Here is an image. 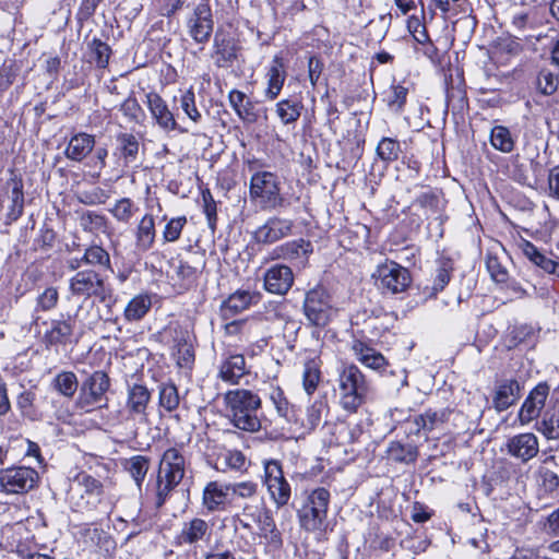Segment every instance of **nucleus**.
Returning <instances> with one entry per match:
<instances>
[{"mask_svg":"<svg viewBox=\"0 0 559 559\" xmlns=\"http://www.w3.org/2000/svg\"><path fill=\"white\" fill-rule=\"evenodd\" d=\"M183 445L169 447L160 455L154 479L146 487V496L155 511H159L171 498L186 476Z\"/></svg>","mask_w":559,"mask_h":559,"instance_id":"nucleus-1","label":"nucleus"},{"mask_svg":"<svg viewBox=\"0 0 559 559\" xmlns=\"http://www.w3.org/2000/svg\"><path fill=\"white\" fill-rule=\"evenodd\" d=\"M78 491H70L71 510L75 513L92 516H108L112 511V502L104 483L88 472L81 469L72 478Z\"/></svg>","mask_w":559,"mask_h":559,"instance_id":"nucleus-2","label":"nucleus"},{"mask_svg":"<svg viewBox=\"0 0 559 559\" xmlns=\"http://www.w3.org/2000/svg\"><path fill=\"white\" fill-rule=\"evenodd\" d=\"M249 199L262 211H276L300 202V195L282 192V181L275 171L257 170L249 181Z\"/></svg>","mask_w":559,"mask_h":559,"instance_id":"nucleus-3","label":"nucleus"},{"mask_svg":"<svg viewBox=\"0 0 559 559\" xmlns=\"http://www.w3.org/2000/svg\"><path fill=\"white\" fill-rule=\"evenodd\" d=\"M226 411L230 424L245 432H258L262 428L259 413L262 409V399L258 392L250 389L236 388L224 395Z\"/></svg>","mask_w":559,"mask_h":559,"instance_id":"nucleus-4","label":"nucleus"},{"mask_svg":"<svg viewBox=\"0 0 559 559\" xmlns=\"http://www.w3.org/2000/svg\"><path fill=\"white\" fill-rule=\"evenodd\" d=\"M340 405L348 414H356L364 406L371 392V383L354 362H342L337 368Z\"/></svg>","mask_w":559,"mask_h":559,"instance_id":"nucleus-5","label":"nucleus"},{"mask_svg":"<svg viewBox=\"0 0 559 559\" xmlns=\"http://www.w3.org/2000/svg\"><path fill=\"white\" fill-rule=\"evenodd\" d=\"M331 492L325 487L305 491V498L297 510L299 526L309 533L325 531L331 503Z\"/></svg>","mask_w":559,"mask_h":559,"instance_id":"nucleus-6","label":"nucleus"},{"mask_svg":"<svg viewBox=\"0 0 559 559\" xmlns=\"http://www.w3.org/2000/svg\"><path fill=\"white\" fill-rule=\"evenodd\" d=\"M155 340L170 348V355L179 368L192 369L195 350L189 330L180 321H169L155 334Z\"/></svg>","mask_w":559,"mask_h":559,"instance_id":"nucleus-7","label":"nucleus"},{"mask_svg":"<svg viewBox=\"0 0 559 559\" xmlns=\"http://www.w3.org/2000/svg\"><path fill=\"white\" fill-rule=\"evenodd\" d=\"M406 28L413 37V49L417 58L428 60L436 68H443L449 59L450 47L439 45V40H433L428 32L426 20L412 15L406 20Z\"/></svg>","mask_w":559,"mask_h":559,"instance_id":"nucleus-8","label":"nucleus"},{"mask_svg":"<svg viewBox=\"0 0 559 559\" xmlns=\"http://www.w3.org/2000/svg\"><path fill=\"white\" fill-rule=\"evenodd\" d=\"M111 380L105 370H95L86 373L79 386V394L74 407L81 413H93L96 409L107 407V393L110 390Z\"/></svg>","mask_w":559,"mask_h":559,"instance_id":"nucleus-9","label":"nucleus"},{"mask_svg":"<svg viewBox=\"0 0 559 559\" xmlns=\"http://www.w3.org/2000/svg\"><path fill=\"white\" fill-rule=\"evenodd\" d=\"M95 135L79 131L70 136L64 155L68 159L76 163H81L90 156L86 165L95 170L93 177L99 178L102 170L107 167L108 150L106 146L95 148Z\"/></svg>","mask_w":559,"mask_h":559,"instance_id":"nucleus-10","label":"nucleus"},{"mask_svg":"<svg viewBox=\"0 0 559 559\" xmlns=\"http://www.w3.org/2000/svg\"><path fill=\"white\" fill-rule=\"evenodd\" d=\"M262 486L272 504L277 509L287 507L293 498V486L288 480L283 462L277 459L262 460Z\"/></svg>","mask_w":559,"mask_h":559,"instance_id":"nucleus-11","label":"nucleus"},{"mask_svg":"<svg viewBox=\"0 0 559 559\" xmlns=\"http://www.w3.org/2000/svg\"><path fill=\"white\" fill-rule=\"evenodd\" d=\"M301 311L309 326L326 328L335 314L333 297L329 289L321 283L308 289L305 293Z\"/></svg>","mask_w":559,"mask_h":559,"instance_id":"nucleus-12","label":"nucleus"},{"mask_svg":"<svg viewBox=\"0 0 559 559\" xmlns=\"http://www.w3.org/2000/svg\"><path fill=\"white\" fill-rule=\"evenodd\" d=\"M145 209L146 212L136 222L133 229L134 247L140 252H147L154 248L157 229L153 211L155 209L157 213L163 211L160 198L157 195L156 191L152 190L150 185L145 188Z\"/></svg>","mask_w":559,"mask_h":559,"instance_id":"nucleus-13","label":"nucleus"},{"mask_svg":"<svg viewBox=\"0 0 559 559\" xmlns=\"http://www.w3.org/2000/svg\"><path fill=\"white\" fill-rule=\"evenodd\" d=\"M372 277L383 296L403 294L408 290L413 283L411 271L393 260H386L379 264Z\"/></svg>","mask_w":559,"mask_h":559,"instance_id":"nucleus-14","label":"nucleus"},{"mask_svg":"<svg viewBox=\"0 0 559 559\" xmlns=\"http://www.w3.org/2000/svg\"><path fill=\"white\" fill-rule=\"evenodd\" d=\"M76 273L69 281V289L73 296L84 299L97 298L100 302L106 301L111 295L106 277L97 270H75Z\"/></svg>","mask_w":559,"mask_h":559,"instance_id":"nucleus-15","label":"nucleus"},{"mask_svg":"<svg viewBox=\"0 0 559 559\" xmlns=\"http://www.w3.org/2000/svg\"><path fill=\"white\" fill-rule=\"evenodd\" d=\"M37 469L25 465H11L0 469V488L9 495H24L38 487Z\"/></svg>","mask_w":559,"mask_h":559,"instance_id":"nucleus-16","label":"nucleus"},{"mask_svg":"<svg viewBox=\"0 0 559 559\" xmlns=\"http://www.w3.org/2000/svg\"><path fill=\"white\" fill-rule=\"evenodd\" d=\"M455 261L445 250L438 253L436 266L428 283L419 287V295L425 301L436 300L445 290L455 272Z\"/></svg>","mask_w":559,"mask_h":559,"instance_id":"nucleus-17","label":"nucleus"},{"mask_svg":"<svg viewBox=\"0 0 559 559\" xmlns=\"http://www.w3.org/2000/svg\"><path fill=\"white\" fill-rule=\"evenodd\" d=\"M78 313H60L58 319L50 321V326L45 331L41 343L46 349L67 347L79 342L75 334Z\"/></svg>","mask_w":559,"mask_h":559,"instance_id":"nucleus-18","label":"nucleus"},{"mask_svg":"<svg viewBox=\"0 0 559 559\" xmlns=\"http://www.w3.org/2000/svg\"><path fill=\"white\" fill-rule=\"evenodd\" d=\"M189 37L202 48L214 36V16L209 0H201L186 20Z\"/></svg>","mask_w":559,"mask_h":559,"instance_id":"nucleus-19","label":"nucleus"},{"mask_svg":"<svg viewBox=\"0 0 559 559\" xmlns=\"http://www.w3.org/2000/svg\"><path fill=\"white\" fill-rule=\"evenodd\" d=\"M234 508L228 483L214 479L204 485L201 495L203 515H218L230 512Z\"/></svg>","mask_w":559,"mask_h":559,"instance_id":"nucleus-20","label":"nucleus"},{"mask_svg":"<svg viewBox=\"0 0 559 559\" xmlns=\"http://www.w3.org/2000/svg\"><path fill=\"white\" fill-rule=\"evenodd\" d=\"M444 92L445 103L452 115L463 118L469 110V98L462 68H456L455 73L451 69L444 73Z\"/></svg>","mask_w":559,"mask_h":559,"instance_id":"nucleus-21","label":"nucleus"},{"mask_svg":"<svg viewBox=\"0 0 559 559\" xmlns=\"http://www.w3.org/2000/svg\"><path fill=\"white\" fill-rule=\"evenodd\" d=\"M145 105L155 124L163 131L186 133L188 130L182 128L174 109L169 107L162 95L155 91L145 94Z\"/></svg>","mask_w":559,"mask_h":559,"instance_id":"nucleus-22","label":"nucleus"},{"mask_svg":"<svg viewBox=\"0 0 559 559\" xmlns=\"http://www.w3.org/2000/svg\"><path fill=\"white\" fill-rule=\"evenodd\" d=\"M552 389L547 381H539L533 386L519 409V420L522 425L538 419L549 405Z\"/></svg>","mask_w":559,"mask_h":559,"instance_id":"nucleus-23","label":"nucleus"},{"mask_svg":"<svg viewBox=\"0 0 559 559\" xmlns=\"http://www.w3.org/2000/svg\"><path fill=\"white\" fill-rule=\"evenodd\" d=\"M212 537V525L200 516H193L183 521L181 528L175 534L173 538V546L175 547H199L202 543H206Z\"/></svg>","mask_w":559,"mask_h":559,"instance_id":"nucleus-24","label":"nucleus"},{"mask_svg":"<svg viewBox=\"0 0 559 559\" xmlns=\"http://www.w3.org/2000/svg\"><path fill=\"white\" fill-rule=\"evenodd\" d=\"M241 46L230 33L217 29L213 36L211 58L218 69H227L238 60Z\"/></svg>","mask_w":559,"mask_h":559,"instance_id":"nucleus-25","label":"nucleus"},{"mask_svg":"<svg viewBox=\"0 0 559 559\" xmlns=\"http://www.w3.org/2000/svg\"><path fill=\"white\" fill-rule=\"evenodd\" d=\"M415 83L408 79L393 78L390 85L381 93V102L386 110L401 116L405 112L412 93H415Z\"/></svg>","mask_w":559,"mask_h":559,"instance_id":"nucleus-26","label":"nucleus"},{"mask_svg":"<svg viewBox=\"0 0 559 559\" xmlns=\"http://www.w3.org/2000/svg\"><path fill=\"white\" fill-rule=\"evenodd\" d=\"M90 266V270H97L100 273L112 272L111 257L102 241H92L87 245L81 257L72 258L68 261L70 270H79L82 266Z\"/></svg>","mask_w":559,"mask_h":559,"instance_id":"nucleus-27","label":"nucleus"},{"mask_svg":"<svg viewBox=\"0 0 559 559\" xmlns=\"http://www.w3.org/2000/svg\"><path fill=\"white\" fill-rule=\"evenodd\" d=\"M295 222L290 218L273 215L266 218L252 234L259 245H273L293 235Z\"/></svg>","mask_w":559,"mask_h":559,"instance_id":"nucleus-28","label":"nucleus"},{"mask_svg":"<svg viewBox=\"0 0 559 559\" xmlns=\"http://www.w3.org/2000/svg\"><path fill=\"white\" fill-rule=\"evenodd\" d=\"M287 78V60L283 51L275 53L271 62L265 67L264 97L275 100L282 93Z\"/></svg>","mask_w":559,"mask_h":559,"instance_id":"nucleus-29","label":"nucleus"},{"mask_svg":"<svg viewBox=\"0 0 559 559\" xmlns=\"http://www.w3.org/2000/svg\"><path fill=\"white\" fill-rule=\"evenodd\" d=\"M263 289L272 295L285 296L295 283V275L290 266L275 263L263 273Z\"/></svg>","mask_w":559,"mask_h":559,"instance_id":"nucleus-30","label":"nucleus"},{"mask_svg":"<svg viewBox=\"0 0 559 559\" xmlns=\"http://www.w3.org/2000/svg\"><path fill=\"white\" fill-rule=\"evenodd\" d=\"M262 294L259 290L239 288L228 295L219 306V316L226 321L237 314L258 305L262 300Z\"/></svg>","mask_w":559,"mask_h":559,"instance_id":"nucleus-31","label":"nucleus"},{"mask_svg":"<svg viewBox=\"0 0 559 559\" xmlns=\"http://www.w3.org/2000/svg\"><path fill=\"white\" fill-rule=\"evenodd\" d=\"M227 98L229 106L243 124H254L260 120L262 108L259 100L250 98L245 92L237 88L230 90ZM265 110L263 109V111Z\"/></svg>","mask_w":559,"mask_h":559,"instance_id":"nucleus-32","label":"nucleus"},{"mask_svg":"<svg viewBox=\"0 0 559 559\" xmlns=\"http://www.w3.org/2000/svg\"><path fill=\"white\" fill-rule=\"evenodd\" d=\"M79 536L85 546L95 547L105 555H111L117 548V543L112 535L96 523L83 524L80 527Z\"/></svg>","mask_w":559,"mask_h":559,"instance_id":"nucleus-33","label":"nucleus"},{"mask_svg":"<svg viewBox=\"0 0 559 559\" xmlns=\"http://www.w3.org/2000/svg\"><path fill=\"white\" fill-rule=\"evenodd\" d=\"M535 420L537 431L546 439H559V382L552 389L547 409Z\"/></svg>","mask_w":559,"mask_h":559,"instance_id":"nucleus-34","label":"nucleus"},{"mask_svg":"<svg viewBox=\"0 0 559 559\" xmlns=\"http://www.w3.org/2000/svg\"><path fill=\"white\" fill-rule=\"evenodd\" d=\"M250 373L246 358L240 353L226 352L218 367V378L228 385H239Z\"/></svg>","mask_w":559,"mask_h":559,"instance_id":"nucleus-35","label":"nucleus"},{"mask_svg":"<svg viewBox=\"0 0 559 559\" xmlns=\"http://www.w3.org/2000/svg\"><path fill=\"white\" fill-rule=\"evenodd\" d=\"M506 451L510 456L520 460L522 463H527L534 459L539 451L538 439L533 432L514 435L508 438Z\"/></svg>","mask_w":559,"mask_h":559,"instance_id":"nucleus-36","label":"nucleus"},{"mask_svg":"<svg viewBox=\"0 0 559 559\" xmlns=\"http://www.w3.org/2000/svg\"><path fill=\"white\" fill-rule=\"evenodd\" d=\"M205 266L203 255H197L179 259L176 269L179 292L183 293L198 284L199 276Z\"/></svg>","mask_w":559,"mask_h":559,"instance_id":"nucleus-37","label":"nucleus"},{"mask_svg":"<svg viewBox=\"0 0 559 559\" xmlns=\"http://www.w3.org/2000/svg\"><path fill=\"white\" fill-rule=\"evenodd\" d=\"M152 393L144 383H132L127 388L126 411L132 419H145Z\"/></svg>","mask_w":559,"mask_h":559,"instance_id":"nucleus-38","label":"nucleus"},{"mask_svg":"<svg viewBox=\"0 0 559 559\" xmlns=\"http://www.w3.org/2000/svg\"><path fill=\"white\" fill-rule=\"evenodd\" d=\"M313 252V245L310 240L298 238L283 242L272 249L270 260H285L294 262L297 260L307 261Z\"/></svg>","mask_w":559,"mask_h":559,"instance_id":"nucleus-39","label":"nucleus"},{"mask_svg":"<svg viewBox=\"0 0 559 559\" xmlns=\"http://www.w3.org/2000/svg\"><path fill=\"white\" fill-rule=\"evenodd\" d=\"M140 151V141L132 132H118L115 135V146L112 156L117 162L126 167L138 160Z\"/></svg>","mask_w":559,"mask_h":559,"instance_id":"nucleus-40","label":"nucleus"},{"mask_svg":"<svg viewBox=\"0 0 559 559\" xmlns=\"http://www.w3.org/2000/svg\"><path fill=\"white\" fill-rule=\"evenodd\" d=\"M413 205L424 211L426 219L439 218L445 210L447 200L442 189L429 187L414 199Z\"/></svg>","mask_w":559,"mask_h":559,"instance_id":"nucleus-41","label":"nucleus"},{"mask_svg":"<svg viewBox=\"0 0 559 559\" xmlns=\"http://www.w3.org/2000/svg\"><path fill=\"white\" fill-rule=\"evenodd\" d=\"M521 389L515 378L499 381L492 395V407L498 413L507 411L521 397Z\"/></svg>","mask_w":559,"mask_h":559,"instance_id":"nucleus-42","label":"nucleus"},{"mask_svg":"<svg viewBox=\"0 0 559 559\" xmlns=\"http://www.w3.org/2000/svg\"><path fill=\"white\" fill-rule=\"evenodd\" d=\"M352 350L357 359L367 368L384 371L389 366L386 358L365 340H354Z\"/></svg>","mask_w":559,"mask_h":559,"instance_id":"nucleus-43","label":"nucleus"},{"mask_svg":"<svg viewBox=\"0 0 559 559\" xmlns=\"http://www.w3.org/2000/svg\"><path fill=\"white\" fill-rule=\"evenodd\" d=\"M305 109L304 98L300 94H293L280 99L275 104V115L283 126L295 124Z\"/></svg>","mask_w":559,"mask_h":559,"instance_id":"nucleus-44","label":"nucleus"},{"mask_svg":"<svg viewBox=\"0 0 559 559\" xmlns=\"http://www.w3.org/2000/svg\"><path fill=\"white\" fill-rule=\"evenodd\" d=\"M453 409L450 407L443 408H427L423 414L415 417L414 423L416 425V433L424 431L430 433L436 429L442 428L449 420Z\"/></svg>","mask_w":559,"mask_h":559,"instance_id":"nucleus-45","label":"nucleus"},{"mask_svg":"<svg viewBox=\"0 0 559 559\" xmlns=\"http://www.w3.org/2000/svg\"><path fill=\"white\" fill-rule=\"evenodd\" d=\"M536 341V331L532 324L515 323L509 325L502 336L503 346L508 350L515 349L521 345H533Z\"/></svg>","mask_w":559,"mask_h":559,"instance_id":"nucleus-46","label":"nucleus"},{"mask_svg":"<svg viewBox=\"0 0 559 559\" xmlns=\"http://www.w3.org/2000/svg\"><path fill=\"white\" fill-rule=\"evenodd\" d=\"M385 454L386 459L394 464L414 465L419 456V448L413 442L392 440L388 444Z\"/></svg>","mask_w":559,"mask_h":559,"instance_id":"nucleus-47","label":"nucleus"},{"mask_svg":"<svg viewBox=\"0 0 559 559\" xmlns=\"http://www.w3.org/2000/svg\"><path fill=\"white\" fill-rule=\"evenodd\" d=\"M267 397L273 404L278 417L287 421H297L298 409L286 395L284 389L277 382L269 383Z\"/></svg>","mask_w":559,"mask_h":559,"instance_id":"nucleus-48","label":"nucleus"},{"mask_svg":"<svg viewBox=\"0 0 559 559\" xmlns=\"http://www.w3.org/2000/svg\"><path fill=\"white\" fill-rule=\"evenodd\" d=\"M112 49L109 44L102 38L94 36L86 41L85 57L86 61L94 64L99 70H105L109 66Z\"/></svg>","mask_w":559,"mask_h":559,"instance_id":"nucleus-49","label":"nucleus"},{"mask_svg":"<svg viewBox=\"0 0 559 559\" xmlns=\"http://www.w3.org/2000/svg\"><path fill=\"white\" fill-rule=\"evenodd\" d=\"M153 294L142 292L133 296L123 309V319L126 322H139L150 312L153 301Z\"/></svg>","mask_w":559,"mask_h":559,"instance_id":"nucleus-50","label":"nucleus"},{"mask_svg":"<svg viewBox=\"0 0 559 559\" xmlns=\"http://www.w3.org/2000/svg\"><path fill=\"white\" fill-rule=\"evenodd\" d=\"M8 180V185L11 187V204L8 211V218L11 221H17L24 212V182L21 175L14 174Z\"/></svg>","mask_w":559,"mask_h":559,"instance_id":"nucleus-51","label":"nucleus"},{"mask_svg":"<svg viewBox=\"0 0 559 559\" xmlns=\"http://www.w3.org/2000/svg\"><path fill=\"white\" fill-rule=\"evenodd\" d=\"M200 198L198 204L201 207L202 213L205 215L207 227L215 233L218 224V202L214 199L213 193L207 185L199 186Z\"/></svg>","mask_w":559,"mask_h":559,"instance_id":"nucleus-52","label":"nucleus"},{"mask_svg":"<svg viewBox=\"0 0 559 559\" xmlns=\"http://www.w3.org/2000/svg\"><path fill=\"white\" fill-rule=\"evenodd\" d=\"M518 138L503 124H495L489 133L490 145L503 154L512 153L516 147Z\"/></svg>","mask_w":559,"mask_h":559,"instance_id":"nucleus-53","label":"nucleus"},{"mask_svg":"<svg viewBox=\"0 0 559 559\" xmlns=\"http://www.w3.org/2000/svg\"><path fill=\"white\" fill-rule=\"evenodd\" d=\"M151 459L146 455L136 454L121 460V467L133 479L135 485L141 488L147 472L150 469Z\"/></svg>","mask_w":559,"mask_h":559,"instance_id":"nucleus-54","label":"nucleus"},{"mask_svg":"<svg viewBox=\"0 0 559 559\" xmlns=\"http://www.w3.org/2000/svg\"><path fill=\"white\" fill-rule=\"evenodd\" d=\"M534 87L542 96H556L559 90V72L542 67L536 73Z\"/></svg>","mask_w":559,"mask_h":559,"instance_id":"nucleus-55","label":"nucleus"},{"mask_svg":"<svg viewBox=\"0 0 559 559\" xmlns=\"http://www.w3.org/2000/svg\"><path fill=\"white\" fill-rule=\"evenodd\" d=\"M157 389L160 412L168 414L176 412L181 401L178 386L171 380H168L160 382Z\"/></svg>","mask_w":559,"mask_h":559,"instance_id":"nucleus-56","label":"nucleus"},{"mask_svg":"<svg viewBox=\"0 0 559 559\" xmlns=\"http://www.w3.org/2000/svg\"><path fill=\"white\" fill-rule=\"evenodd\" d=\"M329 411L330 406L325 396L316 399L307 406L306 417L301 420L300 426L309 432L316 430Z\"/></svg>","mask_w":559,"mask_h":559,"instance_id":"nucleus-57","label":"nucleus"},{"mask_svg":"<svg viewBox=\"0 0 559 559\" xmlns=\"http://www.w3.org/2000/svg\"><path fill=\"white\" fill-rule=\"evenodd\" d=\"M162 221L165 223L162 230V243H175L181 239L182 233L188 225V218L186 215H178L174 217H167L163 215Z\"/></svg>","mask_w":559,"mask_h":559,"instance_id":"nucleus-58","label":"nucleus"},{"mask_svg":"<svg viewBox=\"0 0 559 559\" xmlns=\"http://www.w3.org/2000/svg\"><path fill=\"white\" fill-rule=\"evenodd\" d=\"M366 540L369 549L376 552H390L396 544L395 537L389 533H383L379 524L370 525Z\"/></svg>","mask_w":559,"mask_h":559,"instance_id":"nucleus-59","label":"nucleus"},{"mask_svg":"<svg viewBox=\"0 0 559 559\" xmlns=\"http://www.w3.org/2000/svg\"><path fill=\"white\" fill-rule=\"evenodd\" d=\"M301 381L302 389L307 395H313L322 381L320 360H317L316 358H309L304 362Z\"/></svg>","mask_w":559,"mask_h":559,"instance_id":"nucleus-60","label":"nucleus"},{"mask_svg":"<svg viewBox=\"0 0 559 559\" xmlns=\"http://www.w3.org/2000/svg\"><path fill=\"white\" fill-rule=\"evenodd\" d=\"M80 226L83 231L90 234H107L109 229V219L103 213L96 211H85L79 217Z\"/></svg>","mask_w":559,"mask_h":559,"instance_id":"nucleus-61","label":"nucleus"},{"mask_svg":"<svg viewBox=\"0 0 559 559\" xmlns=\"http://www.w3.org/2000/svg\"><path fill=\"white\" fill-rule=\"evenodd\" d=\"M108 211L116 222L128 225L139 212V206L131 198L123 197L116 200Z\"/></svg>","mask_w":559,"mask_h":559,"instance_id":"nucleus-62","label":"nucleus"},{"mask_svg":"<svg viewBox=\"0 0 559 559\" xmlns=\"http://www.w3.org/2000/svg\"><path fill=\"white\" fill-rule=\"evenodd\" d=\"M52 388L62 396L72 399L79 391L78 377L73 371L62 370L52 379Z\"/></svg>","mask_w":559,"mask_h":559,"instance_id":"nucleus-63","label":"nucleus"},{"mask_svg":"<svg viewBox=\"0 0 559 559\" xmlns=\"http://www.w3.org/2000/svg\"><path fill=\"white\" fill-rule=\"evenodd\" d=\"M402 153L401 142L391 136H382L376 147L377 157L385 165L396 162Z\"/></svg>","mask_w":559,"mask_h":559,"instance_id":"nucleus-64","label":"nucleus"}]
</instances>
